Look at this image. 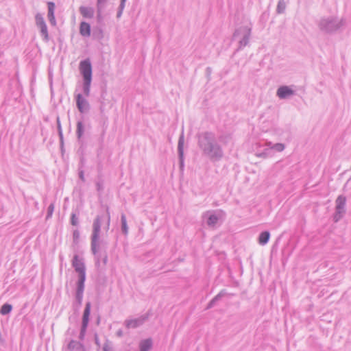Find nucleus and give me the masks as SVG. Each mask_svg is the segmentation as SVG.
Instances as JSON below:
<instances>
[{
	"label": "nucleus",
	"instance_id": "412c9836",
	"mask_svg": "<svg viewBox=\"0 0 351 351\" xmlns=\"http://www.w3.org/2000/svg\"><path fill=\"white\" fill-rule=\"evenodd\" d=\"M121 232L125 235L127 236L128 234V226L127 223V219L125 214H122L121 216Z\"/></svg>",
	"mask_w": 351,
	"mask_h": 351
},
{
	"label": "nucleus",
	"instance_id": "473e14b6",
	"mask_svg": "<svg viewBox=\"0 0 351 351\" xmlns=\"http://www.w3.org/2000/svg\"><path fill=\"white\" fill-rule=\"evenodd\" d=\"M54 211V204L51 203L47 208V213L46 216V219H48L51 217Z\"/></svg>",
	"mask_w": 351,
	"mask_h": 351
},
{
	"label": "nucleus",
	"instance_id": "6ab92c4d",
	"mask_svg": "<svg viewBox=\"0 0 351 351\" xmlns=\"http://www.w3.org/2000/svg\"><path fill=\"white\" fill-rule=\"evenodd\" d=\"M80 33L82 36L88 37L90 35V26L86 22H82L80 26Z\"/></svg>",
	"mask_w": 351,
	"mask_h": 351
},
{
	"label": "nucleus",
	"instance_id": "37998d69",
	"mask_svg": "<svg viewBox=\"0 0 351 351\" xmlns=\"http://www.w3.org/2000/svg\"><path fill=\"white\" fill-rule=\"evenodd\" d=\"M84 336H85V334H84V333H81V332H80V335H79V338H80V339L83 340V339H84Z\"/></svg>",
	"mask_w": 351,
	"mask_h": 351
},
{
	"label": "nucleus",
	"instance_id": "39448f33",
	"mask_svg": "<svg viewBox=\"0 0 351 351\" xmlns=\"http://www.w3.org/2000/svg\"><path fill=\"white\" fill-rule=\"evenodd\" d=\"M72 266L78 274L77 283H85L86 267L83 258L80 257L77 254H75L72 260Z\"/></svg>",
	"mask_w": 351,
	"mask_h": 351
},
{
	"label": "nucleus",
	"instance_id": "6e6552de",
	"mask_svg": "<svg viewBox=\"0 0 351 351\" xmlns=\"http://www.w3.org/2000/svg\"><path fill=\"white\" fill-rule=\"evenodd\" d=\"M91 304L90 302H88L86 304L85 308L83 313L82 322L80 332L86 334V329L89 322V317L90 314Z\"/></svg>",
	"mask_w": 351,
	"mask_h": 351
},
{
	"label": "nucleus",
	"instance_id": "a211bd4d",
	"mask_svg": "<svg viewBox=\"0 0 351 351\" xmlns=\"http://www.w3.org/2000/svg\"><path fill=\"white\" fill-rule=\"evenodd\" d=\"M152 339H143L139 343L140 351H149L152 348Z\"/></svg>",
	"mask_w": 351,
	"mask_h": 351
},
{
	"label": "nucleus",
	"instance_id": "5701e85b",
	"mask_svg": "<svg viewBox=\"0 0 351 351\" xmlns=\"http://www.w3.org/2000/svg\"><path fill=\"white\" fill-rule=\"evenodd\" d=\"M91 82L92 80H83L82 90L84 94L87 97L90 95Z\"/></svg>",
	"mask_w": 351,
	"mask_h": 351
},
{
	"label": "nucleus",
	"instance_id": "b1692460",
	"mask_svg": "<svg viewBox=\"0 0 351 351\" xmlns=\"http://www.w3.org/2000/svg\"><path fill=\"white\" fill-rule=\"evenodd\" d=\"M84 132V126L82 121H80L77 123L76 135L77 138L80 140Z\"/></svg>",
	"mask_w": 351,
	"mask_h": 351
},
{
	"label": "nucleus",
	"instance_id": "9b49d317",
	"mask_svg": "<svg viewBox=\"0 0 351 351\" xmlns=\"http://www.w3.org/2000/svg\"><path fill=\"white\" fill-rule=\"evenodd\" d=\"M202 217L206 221L207 225L210 227L215 226L219 220V217L213 211L204 213Z\"/></svg>",
	"mask_w": 351,
	"mask_h": 351
},
{
	"label": "nucleus",
	"instance_id": "f3484780",
	"mask_svg": "<svg viewBox=\"0 0 351 351\" xmlns=\"http://www.w3.org/2000/svg\"><path fill=\"white\" fill-rule=\"evenodd\" d=\"M67 348L71 351H84L83 344L75 340H71L69 343Z\"/></svg>",
	"mask_w": 351,
	"mask_h": 351
},
{
	"label": "nucleus",
	"instance_id": "f8f14e48",
	"mask_svg": "<svg viewBox=\"0 0 351 351\" xmlns=\"http://www.w3.org/2000/svg\"><path fill=\"white\" fill-rule=\"evenodd\" d=\"M184 137L183 132L179 137L178 143V153L180 160V168L182 169L184 167Z\"/></svg>",
	"mask_w": 351,
	"mask_h": 351
},
{
	"label": "nucleus",
	"instance_id": "9d476101",
	"mask_svg": "<svg viewBox=\"0 0 351 351\" xmlns=\"http://www.w3.org/2000/svg\"><path fill=\"white\" fill-rule=\"evenodd\" d=\"M295 94V91L288 86H281L277 89L276 95L280 99H287Z\"/></svg>",
	"mask_w": 351,
	"mask_h": 351
},
{
	"label": "nucleus",
	"instance_id": "c03bdc74",
	"mask_svg": "<svg viewBox=\"0 0 351 351\" xmlns=\"http://www.w3.org/2000/svg\"><path fill=\"white\" fill-rule=\"evenodd\" d=\"M107 262V256H105L104 258V264H106Z\"/></svg>",
	"mask_w": 351,
	"mask_h": 351
},
{
	"label": "nucleus",
	"instance_id": "49530a36",
	"mask_svg": "<svg viewBox=\"0 0 351 351\" xmlns=\"http://www.w3.org/2000/svg\"><path fill=\"white\" fill-rule=\"evenodd\" d=\"M95 342H96V343H98V339H97V337L95 338Z\"/></svg>",
	"mask_w": 351,
	"mask_h": 351
},
{
	"label": "nucleus",
	"instance_id": "c9c22d12",
	"mask_svg": "<svg viewBox=\"0 0 351 351\" xmlns=\"http://www.w3.org/2000/svg\"><path fill=\"white\" fill-rule=\"evenodd\" d=\"M103 351H112V348L108 343H104L103 346Z\"/></svg>",
	"mask_w": 351,
	"mask_h": 351
},
{
	"label": "nucleus",
	"instance_id": "1a4fd4ad",
	"mask_svg": "<svg viewBox=\"0 0 351 351\" xmlns=\"http://www.w3.org/2000/svg\"><path fill=\"white\" fill-rule=\"evenodd\" d=\"M75 99L77 108L81 113H85L89 110L90 105L82 94H77Z\"/></svg>",
	"mask_w": 351,
	"mask_h": 351
},
{
	"label": "nucleus",
	"instance_id": "393cba45",
	"mask_svg": "<svg viewBox=\"0 0 351 351\" xmlns=\"http://www.w3.org/2000/svg\"><path fill=\"white\" fill-rule=\"evenodd\" d=\"M267 146H270L273 152L276 150L278 152H282L285 148V145L282 143L272 144L271 142L267 143Z\"/></svg>",
	"mask_w": 351,
	"mask_h": 351
},
{
	"label": "nucleus",
	"instance_id": "dca6fc26",
	"mask_svg": "<svg viewBox=\"0 0 351 351\" xmlns=\"http://www.w3.org/2000/svg\"><path fill=\"white\" fill-rule=\"evenodd\" d=\"M79 10L84 18L92 19L94 16L95 10L91 7L81 6Z\"/></svg>",
	"mask_w": 351,
	"mask_h": 351
},
{
	"label": "nucleus",
	"instance_id": "4c0bfd02",
	"mask_svg": "<svg viewBox=\"0 0 351 351\" xmlns=\"http://www.w3.org/2000/svg\"><path fill=\"white\" fill-rule=\"evenodd\" d=\"M342 215H343V214H341V215H339V214L337 215V210H335V217H334L335 221H339L341 218Z\"/></svg>",
	"mask_w": 351,
	"mask_h": 351
},
{
	"label": "nucleus",
	"instance_id": "0eeeda50",
	"mask_svg": "<svg viewBox=\"0 0 351 351\" xmlns=\"http://www.w3.org/2000/svg\"><path fill=\"white\" fill-rule=\"evenodd\" d=\"M84 287V283H77L75 301L74 302L73 305L75 311H78L82 305Z\"/></svg>",
	"mask_w": 351,
	"mask_h": 351
},
{
	"label": "nucleus",
	"instance_id": "bb28decb",
	"mask_svg": "<svg viewBox=\"0 0 351 351\" xmlns=\"http://www.w3.org/2000/svg\"><path fill=\"white\" fill-rule=\"evenodd\" d=\"M40 29L41 36H43V40L45 41H48L49 40V34L47 25H43L42 26L38 27Z\"/></svg>",
	"mask_w": 351,
	"mask_h": 351
},
{
	"label": "nucleus",
	"instance_id": "cd10ccee",
	"mask_svg": "<svg viewBox=\"0 0 351 351\" xmlns=\"http://www.w3.org/2000/svg\"><path fill=\"white\" fill-rule=\"evenodd\" d=\"M223 294L221 292H220L219 293H218L216 296H215L210 301V302L208 303V306H207V308H211L212 307H213L215 306V304H216V302L217 301H219L221 297H222Z\"/></svg>",
	"mask_w": 351,
	"mask_h": 351
},
{
	"label": "nucleus",
	"instance_id": "f03ea898",
	"mask_svg": "<svg viewBox=\"0 0 351 351\" xmlns=\"http://www.w3.org/2000/svg\"><path fill=\"white\" fill-rule=\"evenodd\" d=\"M345 21L343 19H339L335 16H328L321 18L317 25L320 31L326 34H332L339 30L344 25Z\"/></svg>",
	"mask_w": 351,
	"mask_h": 351
},
{
	"label": "nucleus",
	"instance_id": "aec40b11",
	"mask_svg": "<svg viewBox=\"0 0 351 351\" xmlns=\"http://www.w3.org/2000/svg\"><path fill=\"white\" fill-rule=\"evenodd\" d=\"M269 238H270L269 232L263 231L258 236V243L261 245H265L268 243Z\"/></svg>",
	"mask_w": 351,
	"mask_h": 351
},
{
	"label": "nucleus",
	"instance_id": "4be33fe9",
	"mask_svg": "<svg viewBox=\"0 0 351 351\" xmlns=\"http://www.w3.org/2000/svg\"><path fill=\"white\" fill-rule=\"evenodd\" d=\"M256 155L263 158L271 157L273 155L272 148L270 146H267L263 152H258Z\"/></svg>",
	"mask_w": 351,
	"mask_h": 351
},
{
	"label": "nucleus",
	"instance_id": "2eb2a0df",
	"mask_svg": "<svg viewBox=\"0 0 351 351\" xmlns=\"http://www.w3.org/2000/svg\"><path fill=\"white\" fill-rule=\"evenodd\" d=\"M346 199L345 197L342 195H339L336 199V210L337 215L343 214L345 213V206H346Z\"/></svg>",
	"mask_w": 351,
	"mask_h": 351
},
{
	"label": "nucleus",
	"instance_id": "58836bf2",
	"mask_svg": "<svg viewBox=\"0 0 351 351\" xmlns=\"http://www.w3.org/2000/svg\"><path fill=\"white\" fill-rule=\"evenodd\" d=\"M57 124H58V132L62 131L59 118L57 119Z\"/></svg>",
	"mask_w": 351,
	"mask_h": 351
},
{
	"label": "nucleus",
	"instance_id": "c85d7f7f",
	"mask_svg": "<svg viewBox=\"0 0 351 351\" xmlns=\"http://www.w3.org/2000/svg\"><path fill=\"white\" fill-rule=\"evenodd\" d=\"M286 8V5L285 0H279L278 2L277 8H276V12L278 14H282L285 12Z\"/></svg>",
	"mask_w": 351,
	"mask_h": 351
},
{
	"label": "nucleus",
	"instance_id": "7ed1b4c3",
	"mask_svg": "<svg viewBox=\"0 0 351 351\" xmlns=\"http://www.w3.org/2000/svg\"><path fill=\"white\" fill-rule=\"evenodd\" d=\"M101 216H97V217L94 219L93 223V231L91 234V251L92 253L97 258V262L99 263V257L98 253L99 250V235L101 232Z\"/></svg>",
	"mask_w": 351,
	"mask_h": 351
},
{
	"label": "nucleus",
	"instance_id": "2f4dec72",
	"mask_svg": "<svg viewBox=\"0 0 351 351\" xmlns=\"http://www.w3.org/2000/svg\"><path fill=\"white\" fill-rule=\"evenodd\" d=\"M125 1H123V0H121V3H120V5L119 6V9H118V11L117 13V18H120L121 16L123 9L125 8Z\"/></svg>",
	"mask_w": 351,
	"mask_h": 351
},
{
	"label": "nucleus",
	"instance_id": "f257e3e1",
	"mask_svg": "<svg viewBox=\"0 0 351 351\" xmlns=\"http://www.w3.org/2000/svg\"><path fill=\"white\" fill-rule=\"evenodd\" d=\"M197 145L202 155L211 162H219L224 156L223 149L213 132H205L199 134Z\"/></svg>",
	"mask_w": 351,
	"mask_h": 351
},
{
	"label": "nucleus",
	"instance_id": "423d86ee",
	"mask_svg": "<svg viewBox=\"0 0 351 351\" xmlns=\"http://www.w3.org/2000/svg\"><path fill=\"white\" fill-rule=\"evenodd\" d=\"M79 69L83 80H92V65L89 59L82 60Z\"/></svg>",
	"mask_w": 351,
	"mask_h": 351
},
{
	"label": "nucleus",
	"instance_id": "de8ad7c7",
	"mask_svg": "<svg viewBox=\"0 0 351 351\" xmlns=\"http://www.w3.org/2000/svg\"><path fill=\"white\" fill-rule=\"evenodd\" d=\"M123 1H126V0H123Z\"/></svg>",
	"mask_w": 351,
	"mask_h": 351
},
{
	"label": "nucleus",
	"instance_id": "7c9ffc66",
	"mask_svg": "<svg viewBox=\"0 0 351 351\" xmlns=\"http://www.w3.org/2000/svg\"><path fill=\"white\" fill-rule=\"evenodd\" d=\"M107 0H97V10L99 14L102 12V10L106 3Z\"/></svg>",
	"mask_w": 351,
	"mask_h": 351
},
{
	"label": "nucleus",
	"instance_id": "a18cd8bd",
	"mask_svg": "<svg viewBox=\"0 0 351 351\" xmlns=\"http://www.w3.org/2000/svg\"><path fill=\"white\" fill-rule=\"evenodd\" d=\"M97 189L99 190L101 188V185L99 183H97Z\"/></svg>",
	"mask_w": 351,
	"mask_h": 351
},
{
	"label": "nucleus",
	"instance_id": "a19ab883",
	"mask_svg": "<svg viewBox=\"0 0 351 351\" xmlns=\"http://www.w3.org/2000/svg\"><path fill=\"white\" fill-rule=\"evenodd\" d=\"M79 177L82 180H84V172L82 171L79 172Z\"/></svg>",
	"mask_w": 351,
	"mask_h": 351
},
{
	"label": "nucleus",
	"instance_id": "4468645a",
	"mask_svg": "<svg viewBox=\"0 0 351 351\" xmlns=\"http://www.w3.org/2000/svg\"><path fill=\"white\" fill-rule=\"evenodd\" d=\"M145 318H136L132 319H126L125 321V326L127 328H136L143 324Z\"/></svg>",
	"mask_w": 351,
	"mask_h": 351
},
{
	"label": "nucleus",
	"instance_id": "c756f323",
	"mask_svg": "<svg viewBox=\"0 0 351 351\" xmlns=\"http://www.w3.org/2000/svg\"><path fill=\"white\" fill-rule=\"evenodd\" d=\"M35 20H36V25L38 27H40V26H42V25L46 24L43 16L40 13L36 14V15L35 16Z\"/></svg>",
	"mask_w": 351,
	"mask_h": 351
},
{
	"label": "nucleus",
	"instance_id": "e433bc0d",
	"mask_svg": "<svg viewBox=\"0 0 351 351\" xmlns=\"http://www.w3.org/2000/svg\"><path fill=\"white\" fill-rule=\"evenodd\" d=\"M106 213H107V215H108L106 229L108 230L109 228L110 222V213H109L108 208L106 210Z\"/></svg>",
	"mask_w": 351,
	"mask_h": 351
},
{
	"label": "nucleus",
	"instance_id": "a878e982",
	"mask_svg": "<svg viewBox=\"0 0 351 351\" xmlns=\"http://www.w3.org/2000/svg\"><path fill=\"white\" fill-rule=\"evenodd\" d=\"M12 309V306L8 303L2 305L0 309V313L3 315L9 314Z\"/></svg>",
	"mask_w": 351,
	"mask_h": 351
},
{
	"label": "nucleus",
	"instance_id": "20e7f679",
	"mask_svg": "<svg viewBox=\"0 0 351 351\" xmlns=\"http://www.w3.org/2000/svg\"><path fill=\"white\" fill-rule=\"evenodd\" d=\"M251 31V27L248 26H241L235 30L233 38L239 39V49L243 48L249 43Z\"/></svg>",
	"mask_w": 351,
	"mask_h": 351
},
{
	"label": "nucleus",
	"instance_id": "ddd939ff",
	"mask_svg": "<svg viewBox=\"0 0 351 351\" xmlns=\"http://www.w3.org/2000/svg\"><path fill=\"white\" fill-rule=\"evenodd\" d=\"M47 7H48V14L47 17L48 20L50 23V24L53 26H55L56 25V21L55 18V3L53 2L49 1L47 3Z\"/></svg>",
	"mask_w": 351,
	"mask_h": 351
},
{
	"label": "nucleus",
	"instance_id": "79ce46f5",
	"mask_svg": "<svg viewBox=\"0 0 351 351\" xmlns=\"http://www.w3.org/2000/svg\"><path fill=\"white\" fill-rule=\"evenodd\" d=\"M117 335L118 337H121L123 335V331L121 330H119L117 332Z\"/></svg>",
	"mask_w": 351,
	"mask_h": 351
},
{
	"label": "nucleus",
	"instance_id": "ea45409f",
	"mask_svg": "<svg viewBox=\"0 0 351 351\" xmlns=\"http://www.w3.org/2000/svg\"><path fill=\"white\" fill-rule=\"evenodd\" d=\"M58 135H59V137H60V142H61V143H63V134H62V131H58Z\"/></svg>",
	"mask_w": 351,
	"mask_h": 351
},
{
	"label": "nucleus",
	"instance_id": "f704fd0d",
	"mask_svg": "<svg viewBox=\"0 0 351 351\" xmlns=\"http://www.w3.org/2000/svg\"><path fill=\"white\" fill-rule=\"evenodd\" d=\"M80 239V232L77 230H75L73 232V239L75 243L78 242Z\"/></svg>",
	"mask_w": 351,
	"mask_h": 351
},
{
	"label": "nucleus",
	"instance_id": "72a5a7b5",
	"mask_svg": "<svg viewBox=\"0 0 351 351\" xmlns=\"http://www.w3.org/2000/svg\"><path fill=\"white\" fill-rule=\"evenodd\" d=\"M71 223L73 226H77L79 223L78 217H77L76 214L74 213H72L71 216Z\"/></svg>",
	"mask_w": 351,
	"mask_h": 351
}]
</instances>
